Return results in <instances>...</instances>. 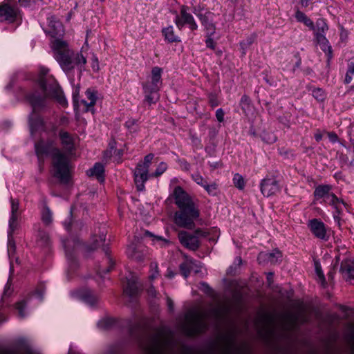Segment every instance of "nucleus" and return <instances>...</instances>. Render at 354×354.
Masks as SVG:
<instances>
[{"mask_svg": "<svg viewBox=\"0 0 354 354\" xmlns=\"http://www.w3.org/2000/svg\"><path fill=\"white\" fill-rule=\"evenodd\" d=\"M85 94H86V96L88 102L85 100H82V101H81V103L84 106V111L85 112L91 111L93 113H94L95 109H93V107L97 102V92L95 90L88 88L86 91Z\"/></svg>", "mask_w": 354, "mask_h": 354, "instance_id": "23", "label": "nucleus"}, {"mask_svg": "<svg viewBox=\"0 0 354 354\" xmlns=\"http://www.w3.org/2000/svg\"><path fill=\"white\" fill-rule=\"evenodd\" d=\"M10 203H11V214L10 217L8 221V228H10L11 230H17L18 227V223L17 220L19 216V201L17 200L13 199L12 198H10Z\"/></svg>", "mask_w": 354, "mask_h": 354, "instance_id": "24", "label": "nucleus"}, {"mask_svg": "<svg viewBox=\"0 0 354 354\" xmlns=\"http://www.w3.org/2000/svg\"><path fill=\"white\" fill-rule=\"evenodd\" d=\"M288 319L290 320L292 323H296L299 319V315L297 314H290L288 315Z\"/></svg>", "mask_w": 354, "mask_h": 354, "instance_id": "63", "label": "nucleus"}, {"mask_svg": "<svg viewBox=\"0 0 354 354\" xmlns=\"http://www.w3.org/2000/svg\"><path fill=\"white\" fill-rule=\"evenodd\" d=\"M71 216H72V209H71V211H70V216H69L68 218L64 222V225L66 230H70L71 220H72Z\"/></svg>", "mask_w": 354, "mask_h": 354, "instance_id": "61", "label": "nucleus"}, {"mask_svg": "<svg viewBox=\"0 0 354 354\" xmlns=\"http://www.w3.org/2000/svg\"><path fill=\"white\" fill-rule=\"evenodd\" d=\"M92 68L94 71L99 70V61L95 55H93L92 58Z\"/></svg>", "mask_w": 354, "mask_h": 354, "instance_id": "59", "label": "nucleus"}, {"mask_svg": "<svg viewBox=\"0 0 354 354\" xmlns=\"http://www.w3.org/2000/svg\"><path fill=\"white\" fill-rule=\"evenodd\" d=\"M42 221L46 225H49L53 221L52 212L48 207H45L42 212Z\"/></svg>", "mask_w": 354, "mask_h": 354, "instance_id": "43", "label": "nucleus"}, {"mask_svg": "<svg viewBox=\"0 0 354 354\" xmlns=\"http://www.w3.org/2000/svg\"><path fill=\"white\" fill-rule=\"evenodd\" d=\"M165 39L169 43L180 42V38L174 34V29L172 26L165 28L162 30Z\"/></svg>", "mask_w": 354, "mask_h": 354, "instance_id": "34", "label": "nucleus"}, {"mask_svg": "<svg viewBox=\"0 0 354 354\" xmlns=\"http://www.w3.org/2000/svg\"><path fill=\"white\" fill-rule=\"evenodd\" d=\"M175 204L178 209L196 206L191 197L184 191L180 186H177L174 190Z\"/></svg>", "mask_w": 354, "mask_h": 354, "instance_id": "16", "label": "nucleus"}, {"mask_svg": "<svg viewBox=\"0 0 354 354\" xmlns=\"http://www.w3.org/2000/svg\"><path fill=\"white\" fill-rule=\"evenodd\" d=\"M115 321L113 319L106 318L100 320L98 322L97 326L102 329L107 330L111 328L115 324Z\"/></svg>", "mask_w": 354, "mask_h": 354, "instance_id": "42", "label": "nucleus"}, {"mask_svg": "<svg viewBox=\"0 0 354 354\" xmlns=\"http://www.w3.org/2000/svg\"><path fill=\"white\" fill-rule=\"evenodd\" d=\"M15 230L8 228V254L9 257L13 256L16 250V244L13 238V233Z\"/></svg>", "mask_w": 354, "mask_h": 354, "instance_id": "38", "label": "nucleus"}, {"mask_svg": "<svg viewBox=\"0 0 354 354\" xmlns=\"http://www.w3.org/2000/svg\"><path fill=\"white\" fill-rule=\"evenodd\" d=\"M260 189L264 196L270 197L279 193L281 190V186L276 178L273 176L266 177L261 180Z\"/></svg>", "mask_w": 354, "mask_h": 354, "instance_id": "14", "label": "nucleus"}, {"mask_svg": "<svg viewBox=\"0 0 354 354\" xmlns=\"http://www.w3.org/2000/svg\"><path fill=\"white\" fill-rule=\"evenodd\" d=\"M313 96L317 100L322 102L326 97L324 91L321 88H315L312 91Z\"/></svg>", "mask_w": 354, "mask_h": 354, "instance_id": "45", "label": "nucleus"}, {"mask_svg": "<svg viewBox=\"0 0 354 354\" xmlns=\"http://www.w3.org/2000/svg\"><path fill=\"white\" fill-rule=\"evenodd\" d=\"M307 226L313 235L322 241H327L330 236V228L318 218H313L308 221Z\"/></svg>", "mask_w": 354, "mask_h": 354, "instance_id": "12", "label": "nucleus"}, {"mask_svg": "<svg viewBox=\"0 0 354 354\" xmlns=\"http://www.w3.org/2000/svg\"><path fill=\"white\" fill-rule=\"evenodd\" d=\"M193 180L202 187L207 183V181L199 174L195 173L192 175Z\"/></svg>", "mask_w": 354, "mask_h": 354, "instance_id": "47", "label": "nucleus"}, {"mask_svg": "<svg viewBox=\"0 0 354 354\" xmlns=\"http://www.w3.org/2000/svg\"><path fill=\"white\" fill-rule=\"evenodd\" d=\"M205 190L211 196H216L218 192V185L215 182H208L203 187Z\"/></svg>", "mask_w": 354, "mask_h": 354, "instance_id": "40", "label": "nucleus"}, {"mask_svg": "<svg viewBox=\"0 0 354 354\" xmlns=\"http://www.w3.org/2000/svg\"><path fill=\"white\" fill-rule=\"evenodd\" d=\"M281 252L278 250H277L274 252L272 253H260L258 257L259 261H270L272 263H276L279 258H281Z\"/></svg>", "mask_w": 354, "mask_h": 354, "instance_id": "37", "label": "nucleus"}, {"mask_svg": "<svg viewBox=\"0 0 354 354\" xmlns=\"http://www.w3.org/2000/svg\"><path fill=\"white\" fill-rule=\"evenodd\" d=\"M106 239V234L104 232H102L99 234L98 236L93 235L92 237V243L90 245H87L86 247V251L88 252L93 251L98 248L100 246H102V250L104 252V254L106 255V261L109 263V266L106 268H99L97 270V273L101 276L104 274H106L109 272H110L114 265L115 262L113 261V259L110 256L109 253V249L106 245L104 244Z\"/></svg>", "mask_w": 354, "mask_h": 354, "instance_id": "9", "label": "nucleus"}, {"mask_svg": "<svg viewBox=\"0 0 354 354\" xmlns=\"http://www.w3.org/2000/svg\"><path fill=\"white\" fill-rule=\"evenodd\" d=\"M317 29L315 32L316 39H318L319 35L325 36L326 31L328 30V27L325 20L323 19H319L316 21Z\"/></svg>", "mask_w": 354, "mask_h": 354, "instance_id": "39", "label": "nucleus"}, {"mask_svg": "<svg viewBox=\"0 0 354 354\" xmlns=\"http://www.w3.org/2000/svg\"><path fill=\"white\" fill-rule=\"evenodd\" d=\"M316 40L321 49L328 55V58H331L332 47L326 37L319 35L318 39H316Z\"/></svg>", "mask_w": 354, "mask_h": 354, "instance_id": "35", "label": "nucleus"}, {"mask_svg": "<svg viewBox=\"0 0 354 354\" xmlns=\"http://www.w3.org/2000/svg\"><path fill=\"white\" fill-rule=\"evenodd\" d=\"M168 168L167 164L165 162H161L157 166L155 171L151 174V177L158 178Z\"/></svg>", "mask_w": 354, "mask_h": 354, "instance_id": "41", "label": "nucleus"}, {"mask_svg": "<svg viewBox=\"0 0 354 354\" xmlns=\"http://www.w3.org/2000/svg\"><path fill=\"white\" fill-rule=\"evenodd\" d=\"M71 295L73 297L79 298L83 300L86 304L93 306L98 301V297L93 294L90 290H82L77 292H71Z\"/></svg>", "mask_w": 354, "mask_h": 354, "instance_id": "22", "label": "nucleus"}, {"mask_svg": "<svg viewBox=\"0 0 354 354\" xmlns=\"http://www.w3.org/2000/svg\"><path fill=\"white\" fill-rule=\"evenodd\" d=\"M131 337L145 354H165L164 342L158 335H149L140 322L129 330Z\"/></svg>", "mask_w": 354, "mask_h": 354, "instance_id": "5", "label": "nucleus"}, {"mask_svg": "<svg viewBox=\"0 0 354 354\" xmlns=\"http://www.w3.org/2000/svg\"><path fill=\"white\" fill-rule=\"evenodd\" d=\"M207 328L206 315L201 313L190 315L187 318V322L183 326V330L188 336H194L204 333Z\"/></svg>", "mask_w": 354, "mask_h": 354, "instance_id": "8", "label": "nucleus"}, {"mask_svg": "<svg viewBox=\"0 0 354 354\" xmlns=\"http://www.w3.org/2000/svg\"><path fill=\"white\" fill-rule=\"evenodd\" d=\"M48 69H44L41 71V75L38 79L39 91L35 90L26 95V99L32 109L28 118L30 130L32 134L35 131L44 129V120L37 114V112L48 106L49 99L55 100L63 106L67 105V100L57 80L52 75H48Z\"/></svg>", "mask_w": 354, "mask_h": 354, "instance_id": "1", "label": "nucleus"}, {"mask_svg": "<svg viewBox=\"0 0 354 354\" xmlns=\"http://www.w3.org/2000/svg\"><path fill=\"white\" fill-rule=\"evenodd\" d=\"M59 138L64 148L68 151H71L74 147L72 136L66 131H60Z\"/></svg>", "mask_w": 354, "mask_h": 354, "instance_id": "29", "label": "nucleus"}, {"mask_svg": "<svg viewBox=\"0 0 354 354\" xmlns=\"http://www.w3.org/2000/svg\"><path fill=\"white\" fill-rule=\"evenodd\" d=\"M62 241L68 263L71 266L75 265L76 263L75 252L82 246V243L79 240L75 239H63Z\"/></svg>", "mask_w": 354, "mask_h": 354, "instance_id": "15", "label": "nucleus"}, {"mask_svg": "<svg viewBox=\"0 0 354 354\" xmlns=\"http://www.w3.org/2000/svg\"><path fill=\"white\" fill-rule=\"evenodd\" d=\"M225 113L221 108H219L216 111V118L219 122H222L224 120Z\"/></svg>", "mask_w": 354, "mask_h": 354, "instance_id": "55", "label": "nucleus"}, {"mask_svg": "<svg viewBox=\"0 0 354 354\" xmlns=\"http://www.w3.org/2000/svg\"><path fill=\"white\" fill-rule=\"evenodd\" d=\"M143 92L145 94L144 102H146L149 105L156 104L160 98L159 88L149 87L142 85Z\"/></svg>", "mask_w": 354, "mask_h": 354, "instance_id": "25", "label": "nucleus"}, {"mask_svg": "<svg viewBox=\"0 0 354 354\" xmlns=\"http://www.w3.org/2000/svg\"><path fill=\"white\" fill-rule=\"evenodd\" d=\"M347 73L348 75H354V62H351L348 64Z\"/></svg>", "mask_w": 354, "mask_h": 354, "instance_id": "64", "label": "nucleus"}, {"mask_svg": "<svg viewBox=\"0 0 354 354\" xmlns=\"http://www.w3.org/2000/svg\"><path fill=\"white\" fill-rule=\"evenodd\" d=\"M260 335L270 349V354H316L311 349L304 351L297 340L286 332H276L272 328H268L264 332H260ZM324 354H354V334L348 350L330 349Z\"/></svg>", "mask_w": 354, "mask_h": 354, "instance_id": "2", "label": "nucleus"}, {"mask_svg": "<svg viewBox=\"0 0 354 354\" xmlns=\"http://www.w3.org/2000/svg\"><path fill=\"white\" fill-rule=\"evenodd\" d=\"M208 100L209 103L212 107H215L218 106L219 101L216 94L211 93L208 95Z\"/></svg>", "mask_w": 354, "mask_h": 354, "instance_id": "50", "label": "nucleus"}, {"mask_svg": "<svg viewBox=\"0 0 354 354\" xmlns=\"http://www.w3.org/2000/svg\"><path fill=\"white\" fill-rule=\"evenodd\" d=\"M194 236H196V239H199L201 237H207L209 234V233L201 228H198L194 230V233L192 234Z\"/></svg>", "mask_w": 354, "mask_h": 354, "instance_id": "51", "label": "nucleus"}, {"mask_svg": "<svg viewBox=\"0 0 354 354\" xmlns=\"http://www.w3.org/2000/svg\"><path fill=\"white\" fill-rule=\"evenodd\" d=\"M159 276L158 264L156 263H151L149 279L153 281Z\"/></svg>", "mask_w": 354, "mask_h": 354, "instance_id": "46", "label": "nucleus"}, {"mask_svg": "<svg viewBox=\"0 0 354 354\" xmlns=\"http://www.w3.org/2000/svg\"><path fill=\"white\" fill-rule=\"evenodd\" d=\"M340 271L343 277L352 283L354 281V259L343 261L341 263Z\"/></svg>", "mask_w": 354, "mask_h": 354, "instance_id": "21", "label": "nucleus"}, {"mask_svg": "<svg viewBox=\"0 0 354 354\" xmlns=\"http://www.w3.org/2000/svg\"><path fill=\"white\" fill-rule=\"evenodd\" d=\"M324 203L333 206L339 213L342 211L341 205L346 207V205L343 200L338 198L333 193H331L330 196L325 199Z\"/></svg>", "mask_w": 354, "mask_h": 354, "instance_id": "32", "label": "nucleus"}, {"mask_svg": "<svg viewBox=\"0 0 354 354\" xmlns=\"http://www.w3.org/2000/svg\"><path fill=\"white\" fill-rule=\"evenodd\" d=\"M233 183L236 188L242 190L245 187V182L243 176L239 174H235L233 177Z\"/></svg>", "mask_w": 354, "mask_h": 354, "instance_id": "44", "label": "nucleus"}, {"mask_svg": "<svg viewBox=\"0 0 354 354\" xmlns=\"http://www.w3.org/2000/svg\"><path fill=\"white\" fill-rule=\"evenodd\" d=\"M295 18L297 20V21L303 23L310 30H315L313 21L303 12L297 10L295 13Z\"/></svg>", "mask_w": 354, "mask_h": 354, "instance_id": "36", "label": "nucleus"}, {"mask_svg": "<svg viewBox=\"0 0 354 354\" xmlns=\"http://www.w3.org/2000/svg\"><path fill=\"white\" fill-rule=\"evenodd\" d=\"M45 290L44 288L37 289L35 291V295L40 299L42 300L44 295Z\"/></svg>", "mask_w": 354, "mask_h": 354, "instance_id": "62", "label": "nucleus"}, {"mask_svg": "<svg viewBox=\"0 0 354 354\" xmlns=\"http://www.w3.org/2000/svg\"><path fill=\"white\" fill-rule=\"evenodd\" d=\"M7 320L5 315V310L3 308V304L0 303V324Z\"/></svg>", "mask_w": 354, "mask_h": 354, "instance_id": "58", "label": "nucleus"}, {"mask_svg": "<svg viewBox=\"0 0 354 354\" xmlns=\"http://www.w3.org/2000/svg\"><path fill=\"white\" fill-rule=\"evenodd\" d=\"M348 31L344 29L343 27L341 28L340 32V39L342 41H345L348 39Z\"/></svg>", "mask_w": 354, "mask_h": 354, "instance_id": "60", "label": "nucleus"}, {"mask_svg": "<svg viewBox=\"0 0 354 354\" xmlns=\"http://www.w3.org/2000/svg\"><path fill=\"white\" fill-rule=\"evenodd\" d=\"M162 69L161 68L158 66L152 68L150 80L142 85L160 89L162 84Z\"/></svg>", "mask_w": 354, "mask_h": 354, "instance_id": "20", "label": "nucleus"}, {"mask_svg": "<svg viewBox=\"0 0 354 354\" xmlns=\"http://www.w3.org/2000/svg\"><path fill=\"white\" fill-rule=\"evenodd\" d=\"M51 48L53 57L64 73H68L75 68L80 73L85 70L86 58L82 53L71 49L66 41L57 38L52 42Z\"/></svg>", "mask_w": 354, "mask_h": 354, "instance_id": "4", "label": "nucleus"}, {"mask_svg": "<svg viewBox=\"0 0 354 354\" xmlns=\"http://www.w3.org/2000/svg\"><path fill=\"white\" fill-rule=\"evenodd\" d=\"M154 157V155L153 153H149L144 158V160L142 162H138L142 166H145V167L149 169V167L151 164L152 160Z\"/></svg>", "mask_w": 354, "mask_h": 354, "instance_id": "49", "label": "nucleus"}, {"mask_svg": "<svg viewBox=\"0 0 354 354\" xmlns=\"http://www.w3.org/2000/svg\"><path fill=\"white\" fill-rule=\"evenodd\" d=\"M150 177L149 169L138 163L134 170V181L138 191L145 189V183Z\"/></svg>", "mask_w": 354, "mask_h": 354, "instance_id": "17", "label": "nucleus"}, {"mask_svg": "<svg viewBox=\"0 0 354 354\" xmlns=\"http://www.w3.org/2000/svg\"><path fill=\"white\" fill-rule=\"evenodd\" d=\"M26 306V301H25L24 300H22L16 304V308L18 310L19 316L21 318H24L26 317V314L24 312V310L25 309Z\"/></svg>", "mask_w": 354, "mask_h": 354, "instance_id": "48", "label": "nucleus"}, {"mask_svg": "<svg viewBox=\"0 0 354 354\" xmlns=\"http://www.w3.org/2000/svg\"><path fill=\"white\" fill-rule=\"evenodd\" d=\"M327 134H328L329 140L332 143H335L338 141V136L335 132H328Z\"/></svg>", "mask_w": 354, "mask_h": 354, "instance_id": "57", "label": "nucleus"}, {"mask_svg": "<svg viewBox=\"0 0 354 354\" xmlns=\"http://www.w3.org/2000/svg\"><path fill=\"white\" fill-rule=\"evenodd\" d=\"M88 176L95 177L100 183L104 181V166L100 162H96L92 168L86 171Z\"/></svg>", "mask_w": 354, "mask_h": 354, "instance_id": "26", "label": "nucleus"}, {"mask_svg": "<svg viewBox=\"0 0 354 354\" xmlns=\"http://www.w3.org/2000/svg\"><path fill=\"white\" fill-rule=\"evenodd\" d=\"M175 15L174 23L179 30H182L185 26H187L192 31L196 30L198 26L190 12V8L185 5L180 6L179 13L176 11L173 12Z\"/></svg>", "mask_w": 354, "mask_h": 354, "instance_id": "10", "label": "nucleus"}, {"mask_svg": "<svg viewBox=\"0 0 354 354\" xmlns=\"http://www.w3.org/2000/svg\"><path fill=\"white\" fill-rule=\"evenodd\" d=\"M127 254L129 258L138 261H142L144 258V254L140 248L134 244L128 246Z\"/></svg>", "mask_w": 354, "mask_h": 354, "instance_id": "30", "label": "nucleus"}, {"mask_svg": "<svg viewBox=\"0 0 354 354\" xmlns=\"http://www.w3.org/2000/svg\"><path fill=\"white\" fill-rule=\"evenodd\" d=\"M21 19L20 10L14 1L5 0L0 3V21L12 24Z\"/></svg>", "mask_w": 354, "mask_h": 354, "instance_id": "11", "label": "nucleus"}, {"mask_svg": "<svg viewBox=\"0 0 354 354\" xmlns=\"http://www.w3.org/2000/svg\"><path fill=\"white\" fill-rule=\"evenodd\" d=\"M200 216V211L196 206L180 208L174 214L175 224L183 228L192 230L195 227V221Z\"/></svg>", "mask_w": 354, "mask_h": 354, "instance_id": "7", "label": "nucleus"}, {"mask_svg": "<svg viewBox=\"0 0 354 354\" xmlns=\"http://www.w3.org/2000/svg\"><path fill=\"white\" fill-rule=\"evenodd\" d=\"M35 149L39 160H43L45 156H51L53 176L62 183H68L71 169L70 160L64 153L54 147L53 141L40 140L35 145Z\"/></svg>", "mask_w": 354, "mask_h": 354, "instance_id": "3", "label": "nucleus"}, {"mask_svg": "<svg viewBox=\"0 0 354 354\" xmlns=\"http://www.w3.org/2000/svg\"><path fill=\"white\" fill-rule=\"evenodd\" d=\"M218 339L220 344L216 354H253L250 343L246 340L238 342L234 332L221 334Z\"/></svg>", "mask_w": 354, "mask_h": 354, "instance_id": "6", "label": "nucleus"}, {"mask_svg": "<svg viewBox=\"0 0 354 354\" xmlns=\"http://www.w3.org/2000/svg\"><path fill=\"white\" fill-rule=\"evenodd\" d=\"M11 293H12V290L10 288V284L8 281V283H6L5 288H4L2 299H4L5 297L10 296Z\"/></svg>", "mask_w": 354, "mask_h": 354, "instance_id": "56", "label": "nucleus"}, {"mask_svg": "<svg viewBox=\"0 0 354 354\" xmlns=\"http://www.w3.org/2000/svg\"><path fill=\"white\" fill-rule=\"evenodd\" d=\"M185 261L180 264L179 269L182 274V275L184 277V278L187 279L191 269H194V266H198L196 260L193 259L191 257H188L187 256H185Z\"/></svg>", "mask_w": 354, "mask_h": 354, "instance_id": "27", "label": "nucleus"}, {"mask_svg": "<svg viewBox=\"0 0 354 354\" xmlns=\"http://www.w3.org/2000/svg\"><path fill=\"white\" fill-rule=\"evenodd\" d=\"M253 42V39L252 38H248L247 39L246 41H243L240 43V46L243 50V52L242 53L243 55L245 54V50L247 49L248 47H249Z\"/></svg>", "mask_w": 354, "mask_h": 354, "instance_id": "53", "label": "nucleus"}, {"mask_svg": "<svg viewBox=\"0 0 354 354\" xmlns=\"http://www.w3.org/2000/svg\"><path fill=\"white\" fill-rule=\"evenodd\" d=\"M239 104L245 115L248 116L252 113L253 106L250 98L248 95H243L241 97Z\"/></svg>", "mask_w": 354, "mask_h": 354, "instance_id": "33", "label": "nucleus"}, {"mask_svg": "<svg viewBox=\"0 0 354 354\" xmlns=\"http://www.w3.org/2000/svg\"><path fill=\"white\" fill-rule=\"evenodd\" d=\"M331 186L328 185H320L315 187L313 195L316 200L322 199L323 202L332 193Z\"/></svg>", "mask_w": 354, "mask_h": 354, "instance_id": "28", "label": "nucleus"}, {"mask_svg": "<svg viewBox=\"0 0 354 354\" xmlns=\"http://www.w3.org/2000/svg\"><path fill=\"white\" fill-rule=\"evenodd\" d=\"M315 271H316V274H317V277H319V279H320L322 283L324 284L325 283L324 274L320 266H318L317 264L315 265Z\"/></svg>", "mask_w": 354, "mask_h": 354, "instance_id": "54", "label": "nucleus"}, {"mask_svg": "<svg viewBox=\"0 0 354 354\" xmlns=\"http://www.w3.org/2000/svg\"><path fill=\"white\" fill-rule=\"evenodd\" d=\"M214 35H207L206 37V39H205V44H206V46L207 48H209L212 50H214L215 48V46H216V44H215V42L212 38V36Z\"/></svg>", "mask_w": 354, "mask_h": 354, "instance_id": "52", "label": "nucleus"}, {"mask_svg": "<svg viewBox=\"0 0 354 354\" xmlns=\"http://www.w3.org/2000/svg\"><path fill=\"white\" fill-rule=\"evenodd\" d=\"M203 8L198 6H194L192 8V12L199 19L202 26L206 31L207 35H214L216 31V26L212 22V15L210 12L203 13Z\"/></svg>", "mask_w": 354, "mask_h": 354, "instance_id": "13", "label": "nucleus"}, {"mask_svg": "<svg viewBox=\"0 0 354 354\" xmlns=\"http://www.w3.org/2000/svg\"><path fill=\"white\" fill-rule=\"evenodd\" d=\"M178 237L180 243L189 250L195 251L200 246L199 240L196 239V236L188 232L180 231Z\"/></svg>", "mask_w": 354, "mask_h": 354, "instance_id": "18", "label": "nucleus"}, {"mask_svg": "<svg viewBox=\"0 0 354 354\" xmlns=\"http://www.w3.org/2000/svg\"><path fill=\"white\" fill-rule=\"evenodd\" d=\"M48 27L45 32L50 37L56 38L64 35V30L62 24L56 19L54 16L48 17Z\"/></svg>", "mask_w": 354, "mask_h": 354, "instance_id": "19", "label": "nucleus"}, {"mask_svg": "<svg viewBox=\"0 0 354 354\" xmlns=\"http://www.w3.org/2000/svg\"><path fill=\"white\" fill-rule=\"evenodd\" d=\"M124 293L130 297H135L138 292V286L136 279L132 277L131 279H127V285L124 289Z\"/></svg>", "mask_w": 354, "mask_h": 354, "instance_id": "31", "label": "nucleus"}]
</instances>
